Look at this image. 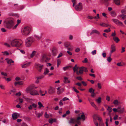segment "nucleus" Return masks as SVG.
Returning <instances> with one entry per match:
<instances>
[{
	"mask_svg": "<svg viewBox=\"0 0 126 126\" xmlns=\"http://www.w3.org/2000/svg\"><path fill=\"white\" fill-rule=\"evenodd\" d=\"M91 105L96 110H98V108L95 105L93 102H92L90 103Z\"/></svg>",
	"mask_w": 126,
	"mask_h": 126,
	"instance_id": "obj_26",
	"label": "nucleus"
},
{
	"mask_svg": "<svg viewBox=\"0 0 126 126\" xmlns=\"http://www.w3.org/2000/svg\"><path fill=\"white\" fill-rule=\"evenodd\" d=\"M19 115L17 113H14L12 114V117L13 119L14 120H15L16 119Z\"/></svg>",
	"mask_w": 126,
	"mask_h": 126,
	"instance_id": "obj_18",
	"label": "nucleus"
},
{
	"mask_svg": "<svg viewBox=\"0 0 126 126\" xmlns=\"http://www.w3.org/2000/svg\"><path fill=\"white\" fill-rule=\"evenodd\" d=\"M107 110L109 112H111L112 111V108L110 107H108V108L107 109Z\"/></svg>",
	"mask_w": 126,
	"mask_h": 126,
	"instance_id": "obj_47",
	"label": "nucleus"
},
{
	"mask_svg": "<svg viewBox=\"0 0 126 126\" xmlns=\"http://www.w3.org/2000/svg\"><path fill=\"white\" fill-rule=\"evenodd\" d=\"M36 53V52L35 51H33L32 52V53L30 55V57L31 58H32L33 57L34 55Z\"/></svg>",
	"mask_w": 126,
	"mask_h": 126,
	"instance_id": "obj_28",
	"label": "nucleus"
},
{
	"mask_svg": "<svg viewBox=\"0 0 126 126\" xmlns=\"http://www.w3.org/2000/svg\"><path fill=\"white\" fill-rule=\"evenodd\" d=\"M93 18H94L95 19H98L99 18V14H97L96 16H95L94 17H93Z\"/></svg>",
	"mask_w": 126,
	"mask_h": 126,
	"instance_id": "obj_43",
	"label": "nucleus"
},
{
	"mask_svg": "<svg viewBox=\"0 0 126 126\" xmlns=\"http://www.w3.org/2000/svg\"><path fill=\"white\" fill-rule=\"evenodd\" d=\"M14 20L11 18L6 19L4 22V25L6 28L10 29L14 25Z\"/></svg>",
	"mask_w": 126,
	"mask_h": 126,
	"instance_id": "obj_1",
	"label": "nucleus"
},
{
	"mask_svg": "<svg viewBox=\"0 0 126 126\" xmlns=\"http://www.w3.org/2000/svg\"><path fill=\"white\" fill-rule=\"evenodd\" d=\"M19 101V104L22 103L23 102V100L22 99L19 98L18 99Z\"/></svg>",
	"mask_w": 126,
	"mask_h": 126,
	"instance_id": "obj_53",
	"label": "nucleus"
},
{
	"mask_svg": "<svg viewBox=\"0 0 126 126\" xmlns=\"http://www.w3.org/2000/svg\"><path fill=\"white\" fill-rule=\"evenodd\" d=\"M79 72H78L79 73V74H81L83 73V68H82V67H81L79 68Z\"/></svg>",
	"mask_w": 126,
	"mask_h": 126,
	"instance_id": "obj_25",
	"label": "nucleus"
},
{
	"mask_svg": "<svg viewBox=\"0 0 126 126\" xmlns=\"http://www.w3.org/2000/svg\"><path fill=\"white\" fill-rule=\"evenodd\" d=\"M116 50V46L115 45L113 44L111 45V46L110 52V56H111L112 53L115 52Z\"/></svg>",
	"mask_w": 126,
	"mask_h": 126,
	"instance_id": "obj_9",
	"label": "nucleus"
},
{
	"mask_svg": "<svg viewBox=\"0 0 126 126\" xmlns=\"http://www.w3.org/2000/svg\"><path fill=\"white\" fill-rule=\"evenodd\" d=\"M63 81L65 83H70V81L68 79V78L66 77H64Z\"/></svg>",
	"mask_w": 126,
	"mask_h": 126,
	"instance_id": "obj_17",
	"label": "nucleus"
},
{
	"mask_svg": "<svg viewBox=\"0 0 126 126\" xmlns=\"http://www.w3.org/2000/svg\"><path fill=\"white\" fill-rule=\"evenodd\" d=\"M38 104L39 105V107L40 108H41V107L44 108V107L43 106L42 104L40 102H38Z\"/></svg>",
	"mask_w": 126,
	"mask_h": 126,
	"instance_id": "obj_39",
	"label": "nucleus"
},
{
	"mask_svg": "<svg viewBox=\"0 0 126 126\" xmlns=\"http://www.w3.org/2000/svg\"><path fill=\"white\" fill-rule=\"evenodd\" d=\"M113 103L115 105H118L119 102L118 100H115L114 101Z\"/></svg>",
	"mask_w": 126,
	"mask_h": 126,
	"instance_id": "obj_36",
	"label": "nucleus"
},
{
	"mask_svg": "<svg viewBox=\"0 0 126 126\" xmlns=\"http://www.w3.org/2000/svg\"><path fill=\"white\" fill-rule=\"evenodd\" d=\"M31 29L28 27H24L22 28L21 32L23 35L27 36L30 33Z\"/></svg>",
	"mask_w": 126,
	"mask_h": 126,
	"instance_id": "obj_4",
	"label": "nucleus"
},
{
	"mask_svg": "<svg viewBox=\"0 0 126 126\" xmlns=\"http://www.w3.org/2000/svg\"><path fill=\"white\" fill-rule=\"evenodd\" d=\"M120 16L121 17L122 19H124L126 18V16L124 14H122L120 15Z\"/></svg>",
	"mask_w": 126,
	"mask_h": 126,
	"instance_id": "obj_32",
	"label": "nucleus"
},
{
	"mask_svg": "<svg viewBox=\"0 0 126 126\" xmlns=\"http://www.w3.org/2000/svg\"><path fill=\"white\" fill-rule=\"evenodd\" d=\"M124 111V108H123L122 109L119 110H118V112L119 113H123Z\"/></svg>",
	"mask_w": 126,
	"mask_h": 126,
	"instance_id": "obj_33",
	"label": "nucleus"
},
{
	"mask_svg": "<svg viewBox=\"0 0 126 126\" xmlns=\"http://www.w3.org/2000/svg\"><path fill=\"white\" fill-rule=\"evenodd\" d=\"M34 37L36 39L38 40H40L41 38V36H39L37 35H34Z\"/></svg>",
	"mask_w": 126,
	"mask_h": 126,
	"instance_id": "obj_30",
	"label": "nucleus"
},
{
	"mask_svg": "<svg viewBox=\"0 0 126 126\" xmlns=\"http://www.w3.org/2000/svg\"><path fill=\"white\" fill-rule=\"evenodd\" d=\"M114 1L115 4L117 5H119L120 4V0H114Z\"/></svg>",
	"mask_w": 126,
	"mask_h": 126,
	"instance_id": "obj_29",
	"label": "nucleus"
},
{
	"mask_svg": "<svg viewBox=\"0 0 126 126\" xmlns=\"http://www.w3.org/2000/svg\"><path fill=\"white\" fill-rule=\"evenodd\" d=\"M68 100H69V99L66 97H64L63 99V100L64 101Z\"/></svg>",
	"mask_w": 126,
	"mask_h": 126,
	"instance_id": "obj_59",
	"label": "nucleus"
},
{
	"mask_svg": "<svg viewBox=\"0 0 126 126\" xmlns=\"http://www.w3.org/2000/svg\"><path fill=\"white\" fill-rule=\"evenodd\" d=\"M49 72V70L47 68H46L44 70V72L43 74L45 76L47 74H48V73Z\"/></svg>",
	"mask_w": 126,
	"mask_h": 126,
	"instance_id": "obj_23",
	"label": "nucleus"
},
{
	"mask_svg": "<svg viewBox=\"0 0 126 126\" xmlns=\"http://www.w3.org/2000/svg\"><path fill=\"white\" fill-rule=\"evenodd\" d=\"M23 84V83L21 81H15L14 82V85L15 86L17 85H21Z\"/></svg>",
	"mask_w": 126,
	"mask_h": 126,
	"instance_id": "obj_21",
	"label": "nucleus"
},
{
	"mask_svg": "<svg viewBox=\"0 0 126 126\" xmlns=\"http://www.w3.org/2000/svg\"><path fill=\"white\" fill-rule=\"evenodd\" d=\"M55 92V89L54 88L52 87H50L48 91V93L50 94L53 93Z\"/></svg>",
	"mask_w": 126,
	"mask_h": 126,
	"instance_id": "obj_16",
	"label": "nucleus"
},
{
	"mask_svg": "<svg viewBox=\"0 0 126 126\" xmlns=\"http://www.w3.org/2000/svg\"><path fill=\"white\" fill-rule=\"evenodd\" d=\"M112 60V59L111 58L110 56L107 58V61L109 62H111Z\"/></svg>",
	"mask_w": 126,
	"mask_h": 126,
	"instance_id": "obj_44",
	"label": "nucleus"
},
{
	"mask_svg": "<svg viewBox=\"0 0 126 126\" xmlns=\"http://www.w3.org/2000/svg\"><path fill=\"white\" fill-rule=\"evenodd\" d=\"M56 119H53L52 118H50L48 122L50 124H52L54 122H56Z\"/></svg>",
	"mask_w": 126,
	"mask_h": 126,
	"instance_id": "obj_24",
	"label": "nucleus"
},
{
	"mask_svg": "<svg viewBox=\"0 0 126 126\" xmlns=\"http://www.w3.org/2000/svg\"><path fill=\"white\" fill-rule=\"evenodd\" d=\"M44 77V76H43L42 75L37 77L36 78L37 79H40L43 78Z\"/></svg>",
	"mask_w": 126,
	"mask_h": 126,
	"instance_id": "obj_45",
	"label": "nucleus"
},
{
	"mask_svg": "<svg viewBox=\"0 0 126 126\" xmlns=\"http://www.w3.org/2000/svg\"><path fill=\"white\" fill-rule=\"evenodd\" d=\"M125 48L124 47H122V51L121 52V53H122L124 52L125 50Z\"/></svg>",
	"mask_w": 126,
	"mask_h": 126,
	"instance_id": "obj_60",
	"label": "nucleus"
},
{
	"mask_svg": "<svg viewBox=\"0 0 126 126\" xmlns=\"http://www.w3.org/2000/svg\"><path fill=\"white\" fill-rule=\"evenodd\" d=\"M30 64V63L29 62L28 63L24 64L22 66V68H26Z\"/></svg>",
	"mask_w": 126,
	"mask_h": 126,
	"instance_id": "obj_27",
	"label": "nucleus"
},
{
	"mask_svg": "<svg viewBox=\"0 0 126 126\" xmlns=\"http://www.w3.org/2000/svg\"><path fill=\"white\" fill-rule=\"evenodd\" d=\"M102 16L105 18H107V17L106 16V14L104 13H102Z\"/></svg>",
	"mask_w": 126,
	"mask_h": 126,
	"instance_id": "obj_62",
	"label": "nucleus"
},
{
	"mask_svg": "<svg viewBox=\"0 0 126 126\" xmlns=\"http://www.w3.org/2000/svg\"><path fill=\"white\" fill-rule=\"evenodd\" d=\"M96 51L95 50H94L91 52V53L93 55H94L95 54H96Z\"/></svg>",
	"mask_w": 126,
	"mask_h": 126,
	"instance_id": "obj_49",
	"label": "nucleus"
},
{
	"mask_svg": "<svg viewBox=\"0 0 126 126\" xmlns=\"http://www.w3.org/2000/svg\"><path fill=\"white\" fill-rule=\"evenodd\" d=\"M34 88V85L33 84H32L28 86L26 89V91L27 92L32 90Z\"/></svg>",
	"mask_w": 126,
	"mask_h": 126,
	"instance_id": "obj_11",
	"label": "nucleus"
},
{
	"mask_svg": "<svg viewBox=\"0 0 126 126\" xmlns=\"http://www.w3.org/2000/svg\"><path fill=\"white\" fill-rule=\"evenodd\" d=\"M75 9L78 11H80L82 9V3L80 2L75 6Z\"/></svg>",
	"mask_w": 126,
	"mask_h": 126,
	"instance_id": "obj_7",
	"label": "nucleus"
},
{
	"mask_svg": "<svg viewBox=\"0 0 126 126\" xmlns=\"http://www.w3.org/2000/svg\"><path fill=\"white\" fill-rule=\"evenodd\" d=\"M97 86L98 87L99 89H101V86L100 83H98L97 84Z\"/></svg>",
	"mask_w": 126,
	"mask_h": 126,
	"instance_id": "obj_57",
	"label": "nucleus"
},
{
	"mask_svg": "<svg viewBox=\"0 0 126 126\" xmlns=\"http://www.w3.org/2000/svg\"><path fill=\"white\" fill-rule=\"evenodd\" d=\"M73 90H74V91L76 92L77 93H79V91L76 89L75 88V87H74L73 88Z\"/></svg>",
	"mask_w": 126,
	"mask_h": 126,
	"instance_id": "obj_54",
	"label": "nucleus"
},
{
	"mask_svg": "<svg viewBox=\"0 0 126 126\" xmlns=\"http://www.w3.org/2000/svg\"><path fill=\"white\" fill-rule=\"evenodd\" d=\"M112 21L113 22L118 25H120L122 26L123 25V23L120 21L116 19H112Z\"/></svg>",
	"mask_w": 126,
	"mask_h": 126,
	"instance_id": "obj_10",
	"label": "nucleus"
},
{
	"mask_svg": "<svg viewBox=\"0 0 126 126\" xmlns=\"http://www.w3.org/2000/svg\"><path fill=\"white\" fill-rule=\"evenodd\" d=\"M43 114V112H42L40 113H36V115L38 116V117L39 118L40 117V116H41Z\"/></svg>",
	"mask_w": 126,
	"mask_h": 126,
	"instance_id": "obj_40",
	"label": "nucleus"
},
{
	"mask_svg": "<svg viewBox=\"0 0 126 126\" xmlns=\"http://www.w3.org/2000/svg\"><path fill=\"white\" fill-rule=\"evenodd\" d=\"M33 41V39L32 37H29L27 38L25 40L26 46L27 47L30 46L32 43Z\"/></svg>",
	"mask_w": 126,
	"mask_h": 126,
	"instance_id": "obj_5",
	"label": "nucleus"
},
{
	"mask_svg": "<svg viewBox=\"0 0 126 126\" xmlns=\"http://www.w3.org/2000/svg\"><path fill=\"white\" fill-rule=\"evenodd\" d=\"M85 116L84 113L82 112L81 116V117H79L77 119L71 118L69 121V123H76L78 125H80L81 124L80 120L82 119L83 121H84L85 119Z\"/></svg>",
	"mask_w": 126,
	"mask_h": 126,
	"instance_id": "obj_2",
	"label": "nucleus"
},
{
	"mask_svg": "<svg viewBox=\"0 0 126 126\" xmlns=\"http://www.w3.org/2000/svg\"><path fill=\"white\" fill-rule=\"evenodd\" d=\"M52 52L53 55L54 56H55L58 53L57 49L55 47H53L52 49Z\"/></svg>",
	"mask_w": 126,
	"mask_h": 126,
	"instance_id": "obj_14",
	"label": "nucleus"
},
{
	"mask_svg": "<svg viewBox=\"0 0 126 126\" xmlns=\"http://www.w3.org/2000/svg\"><path fill=\"white\" fill-rule=\"evenodd\" d=\"M30 91V94L32 95H37L39 94L38 91L36 90H34Z\"/></svg>",
	"mask_w": 126,
	"mask_h": 126,
	"instance_id": "obj_13",
	"label": "nucleus"
},
{
	"mask_svg": "<svg viewBox=\"0 0 126 126\" xmlns=\"http://www.w3.org/2000/svg\"><path fill=\"white\" fill-rule=\"evenodd\" d=\"M113 39L116 43H118L120 41L119 39L117 37H114L113 38Z\"/></svg>",
	"mask_w": 126,
	"mask_h": 126,
	"instance_id": "obj_22",
	"label": "nucleus"
},
{
	"mask_svg": "<svg viewBox=\"0 0 126 126\" xmlns=\"http://www.w3.org/2000/svg\"><path fill=\"white\" fill-rule=\"evenodd\" d=\"M57 93L58 94H60L63 91V89L62 88H61V87H59L57 88Z\"/></svg>",
	"mask_w": 126,
	"mask_h": 126,
	"instance_id": "obj_15",
	"label": "nucleus"
},
{
	"mask_svg": "<svg viewBox=\"0 0 126 126\" xmlns=\"http://www.w3.org/2000/svg\"><path fill=\"white\" fill-rule=\"evenodd\" d=\"M23 43L22 40L18 39H14L11 42V45L13 47H19Z\"/></svg>",
	"mask_w": 126,
	"mask_h": 126,
	"instance_id": "obj_3",
	"label": "nucleus"
},
{
	"mask_svg": "<svg viewBox=\"0 0 126 126\" xmlns=\"http://www.w3.org/2000/svg\"><path fill=\"white\" fill-rule=\"evenodd\" d=\"M76 79L79 80H82V79L81 77H76Z\"/></svg>",
	"mask_w": 126,
	"mask_h": 126,
	"instance_id": "obj_56",
	"label": "nucleus"
},
{
	"mask_svg": "<svg viewBox=\"0 0 126 126\" xmlns=\"http://www.w3.org/2000/svg\"><path fill=\"white\" fill-rule=\"evenodd\" d=\"M70 43L69 42H66L64 43V46L65 47H68L70 45Z\"/></svg>",
	"mask_w": 126,
	"mask_h": 126,
	"instance_id": "obj_34",
	"label": "nucleus"
},
{
	"mask_svg": "<svg viewBox=\"0 0 126 126\" xmlns=\"http://www.w3.org/2000/svg\"><path fill=\"white\" fill-rule=\"evenodd\" d=\"M32 107L34 108H36L37 105L34 103H33L32 105Z\"/></svg>",
	"mask_w": 126,
	"mask_h": 126,
	"instance_id": "obj_51",
	"label": "nucleus"
},
{
	"mask_svg": "<svg viewBox=\"0 0 126 126\" xmlns=\"http://www.w3.org/2000/svg\"><path fill=\"white\" fill-rule=\"evenodd\" d=\"M78 68H75V67L73 68V70L74 71V72H75L76 71H77V74L78 75H79V73H78Z\"/></svg>",
	"mask_w": 126,
	"mask_h": 126,
	"instance_id": "obj_35",
	"label": "nucleus"
},
{
	"mask_svg": "<svg viewBox=\"0 0 126 126\" xmlns=\"http://www.w3.org/2000/svg\"><path fill=\"white\" fill-rule=\"evenodd\" d=\"M93 92H94V90L92 88H90L89 89V92L90 93H91Z\"/></svg>",
	"mask_w": 126,
	"mask_h": 126,
	"instance_id": "obj_46",
	"label": "nucleus"
},
{
	"mask_svg": "<svg viewBox=\"0 0 126 126\" xmlns=\"http://www.w3.org/2000/svg\"><path fill=\"white\" fill-rule=\"evenodd\" d=\"M100 25L102 27H107L110 28L111 27V25L110 24L109 22L106 23L103 22L100 24Z\"/></svg>",
	"mask_w": 126,
	"mask_h": 126,
	"instance_id": "obj_12",
	"label": "nucleus"
},
{
	"mask_svg": "<svg viewBox=\"0 0 126 126\" xmlns=\"http://www.w3.org/2000/svg\"><path fill=\"white\" fill-rule=\"evenodd\" d=\"M88 60L86 58L83 61H82V62L83 63H86L87 62Z\"/></svg>",
	"mask_w": 126,
	"mask_h": 126,
	"instance_id": "obj_63",
	"label": "nucleus"
},
{
	"mask_svg": "<svg viewBox=\"0 0 126 126\" xmlns=\"http://www.w3.org/2000/svg\"><path fill=\"white\" fill-rule=\"evenodd\" d=\"M50 59L45 54H43L41 56L40 61L42 62H46L48 61Z\"/></svg>",
	"mask_w": 126,
	"mask_h": 126,
	"instance_id": "obj_6",
	"label": "nucleus"
},
{
	"mask_svg": "<svg viewBox=\"0 0 126 126\" xmlns=\"http://www.w3.org/2000/svg\"><path fill=\"white\" fill-rule=\"evenodd\" d=\"M96 101L98 103H100L101 102V98L100 97H99L98 99L96 100Z\"/></svg>",
	"mask_w": 126,
	"mask_h": 126,
	"instance_id": "obj_37",
	"label": "nucleus"
},
{
	"mask_svg": "<svg viewBox=\"0 0 126 126\" xmlns=\"http://www.w3.org/2000/svg\"><path fill=\"white\" fill-rule=\"evenodd\" d=\"M63 100H61L59 102V105H60L62 106L63 105Z\"/></svg>",
	"mask_w": 126,
	"mask_h": 126,
	"instance_id": "obj_58",
	"label": "nucleus"
},
{
	"mask_svg": "<svg viewBox=\"0 0 126 126\" xmlns=\"http://www.w3.org/2000/svg\"><path fill=\"white\" fill-rule=\"evenodd\" d=\"M61 63V60L60 59H58L57 60V66L58 67L59 66L60 64Z\"/></svg>",
	"mask_w": 126,
	"mask_h": 126,
	"instance_id": "obj_42",
	"label": "nucleus"
},
{
	"mask_svg": "<svg viewBox=\"0 0 126 126\" xmlns=\"http://www.w3.org/2000/svg\"><path fill=\"white\" fill-rule=\"evenodd\" d=\"M2 53H3V55H8L9 54V53L7 51H4L2 52Z\"/></svg>",
	"mask_w": 126,
	"mask_h": 126,
	"instance_id": "obj_50",
	"label": "nucleus"
},
{
	"mask_svg": "<svg viewBox=\"0 0 126 126\" xmlns=\"http://www.w3.org/2000/svg\"><path fill=\"white\" fill-rule=\"evenodd\" d=\"M111 15V16L113 17L115 16L116 15V14L115 12L114 11H112L110 13Z\"/></svg>",
	"mask_w": 126,
	"mask_h": 126,
	"instance_id": "obj_31",
	"label": "nucleus"
},
{
	"mask_svg": "<svg viewBox=\"0 0 126 126\" xmlns=\"http://www.w3.org/2000/svg\"><path fill=\"white\" fill-rule=\"evenodd\" d=\"M80 50V49L79 47H77L76 48L75 51L77 52H79Z\"/></svg>",
	"mask_w": 126,
	"mask_h": 126,
	"instance_id": "obj_52",
	"label": "nucleus"
},
{
	"mask_svg": "<svg viewBox=\"0 0 126 126\" xmlns=\"http://www.w3.org/2000/svg\"><path fill=\"white\" fill-rule=\"evenodd\" d=\"M39 92L40 93L41 95L42 96H44L45 95V94H44V92L42 91L41 90H40L39 91Z\"/></svg>",
	"mask_w": 126,
	"mask_h": 126,
	"instance_id": "obj_38",
	"label": "nucleus"
},
{
	"mask_svg": "<svg viewBox=\"0 0 126 126\" xmlns=\"http://www.w3.org/2000/svg\"><path fill=\"white\" fill-rule=\"evenodd\" d=\"M5 60L7 61V63L8 64H11V63H14V62L11 59H8L7 58L5 59Z\"/></svg>",
	"mask_w": 126,
	"mask_h": 126,
	"instance_id": "obj_20",
	"label": "nucleus"
},
{
	"mask_svg": "<svg viewBox=\"0 0 126 126\" xmlns=\"http://www.w3.org/2000/svg\"><path fill=\"white\" fill-rule=\"evenodd\" d=\"M121 12L122 14H125L126 13V10L124 9L122 10H121Z\"/></svg>",
	"mask_w": 126,
	"mask_h": 126,
	"instance_id": "obj_61",
	"label": "nucleus"
},
{
	"mask_svg": "<svg viewBox=\"0 0 126 126\" xmlns=\"http://www.w3.org/2000/svg\"><path fill=\"white\" fill-rule=\"evenodd\" d=\"M72 1L73 3V6L74 7L76 4V0H72Z\"/></svg>",
	"mask_w": 126,
	"mask_h": 126,
	"instance_id": "obj_48",
	"label": "nucleus"
},
{
	"mask_svg": "<svg viewBox=\"0 0 126 126\" xmlns=\"http://www.w3.org/2000/svg\"><path fill=\"white\" fill-rule=\"evenodd\" d=\"M82 68H83V71H84L86 72H87L88 71V70L86 68L83 67H82Z\"/></svg>",
	"mask_w": 126,
	"mask_h": 126,
	"instance_id": "obj_55",
	"label": "nucleus"
},
{
	"mask_svg": "<svg viewBox=\"0 0 126 126\" xmlns=\"http://www.w3.org/2000/svg\"><path fill=\"white\" fill-rule=\"evenodd\" d=\"M111 31L110 29V28H109L108 29H106L105 30H104L103 31L104 32H110Z\"/></svg>",
	"mask_w": 126,
	"mask_h": 126,
	"instance_id": "obj_41",
	"label": "nucleus"
},
{
	"mask_svg": "<svg viewBox=\"0 0 126 126\" xmlns=\"http://www.w3.org/2000/svg\"><path fill=\"white\" fill-rule=\"evenodd\" d=\"M21 95V93L20 92H18L16 94V96H19Z\"/></svg>",
	"mask_w": 126,
	"mask_h": 126,
	"instance_id": "obj_64",
	"label": "nucleus"
},
{
	"mask_svg": "<svg viewBox=\"0 0 126 126\" xmlns=\"http://www.w3.org/2000/svg\"><path fill=\"white\" fill-rule=\"evenodd\" d=\"M35 66L39 71L41 72L43 67L44 65L39 63H35Z\"/></svg>",
	"mask_w": 126,
	"mask_h": 126,
	"instance_id": "obj_8",
	"label": "nucleus"
},
{
	"mask_svg": "<svg viewBox=\"0 0 126 126\" xmlns=\"http://www.w3.org/2000/svg\"><path fill=\"white\" fill-rule=\"evenodd\" d=\"M94 33H95L97 34H99L100 33L99 32L96 30H93L92 32L90 33V34L91 35L93 34Z\"/></svg>",
	"mask_w": 126,
	"mask_h": 126,
	"instance_id": "obj_19",
	"label": "nucleus"
}]
</instances>
